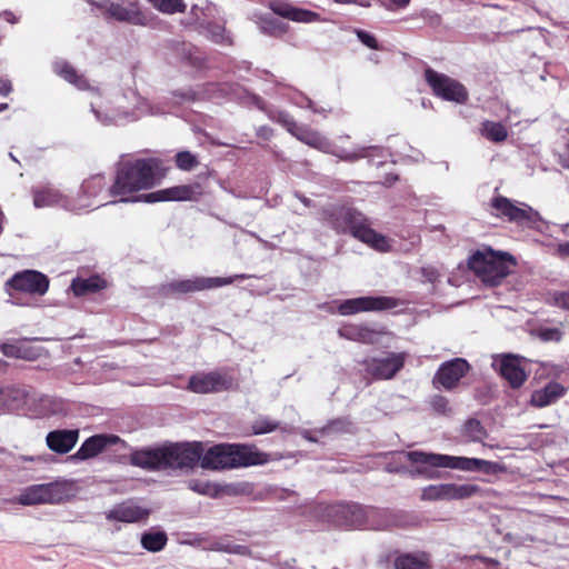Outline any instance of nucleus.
<instances>
[{
  "label": "nucleus",
  "instance_id": "nucleus-28",
  "mask_svg": "<svg viewBox=\"0 0 569 569\" xmlns=\"http://www.w3.org/2000/svg\"><path fill=\"white\" fill-rule=\"evenodd\" d=\"M219 94H227L226 86L218 83H208L198 90L187 89L172 92V96L179 98L177 103L184 101H196L202 99H212Z\"/></svg>",
  "mask_w": 569,
  "mask_h": 569
},
{
  "label": "nucleus",
  "instance_id": "nucleus-29",
  "mask_svg": "<svg viewBox=\"0 0 569 569\" xmlns=\"http://www.w3.org/2000/svg\"><path fill=\"white\" fill-rule=\"evenodd\" d=\"M272 10L277 16L295 22L311 23L320 21V14L318 12L297 8L289 3H277L272 7Z\"/></svg>",
  "mask_w": 569,
  "mask_h": 569
},
{
  "label": "nucleus",
  "instance_id": "nucleus-2",
  "mask_svg": "<svg viewBox=\"0 0 569 569\" xmlns=\"http://www.w3.org/2000/svg\"><path fill=\"white\" fill-rule=\"evenodd\" d=\"M319 219L337 234H350L377 251L388 252L391 248L388 238L373 230L370 219L349 202L322 207Z\"/></svg>",
  "mask_w": 569,
  "mask_h": 569
},
{
  "label": "nucleus",
  "instance_id": "nucleus-12",
  "mask_svg": "<svg viewBox=\"0 0 569 569\" xmlns=\"http://www.w3.org/2000/svg\"><path fill=\"white\" fill-rule=\"evenodd\" d=\"M68 496L67 487L62 482H48L40 485H32L24 488L17 502L22 506H33L41 503H60Z\"/></svg>",
  "mask_w": 569,
  "mask_h": 569
},
{
  "label": "nucleus",
  "instance_id": "nucleus-22",
  "mask_svg": "<svg viewBox=\"0 0 569 569\" xmlns=\"http://www.w3.org/2000/svg\"><path fill=\"white\" fill-rule=\"evenodd\" d=\"M169 50V60L179 63L181 67L196 71L202 70L206 67L204 53L192 43L173 42Z\"/></svg>",
  "mask_w": 569,
  "mask_h": 569
},
{
  "label": "nucleus",
  "instance_id": "nucleus-60",
  "mask_svg": "<svg viewBox=\"0 0 569 569\" xmlns=\"http://www.w3.org/2000/svg\"><path fill=\"white\" fill-rule=\"evenodd\" d=\"M389 1H390L391 6H395L396 8H400V9L406 8L410 2V0H389Z\"/></svg>",
  "mask_w": 569,
  "mask_h": 569
},
{
  "label": "nucleus",
  "instance_id": "nucleus-63",
  "mask_svg": "<svg viewBox=\"0 0 569 569\" xmlns=\"http://www.w3.org/2000/svg\"><path fill=\"white\" fill-rule=\"evenodd\" d=\"M296 197H297V198H298V199H299V200H300V201H301L306 207H311V206H312V201H311L309 198H307V197H305V196H302V194H300V193H296Z\"/></svg>",
  "mask_w": 569,
  "mask_h": 569
},
{
  "label": "nucleus",
  "instance_id": "nucleus-42",
  "mask_svg": "<svg viewBox=\"0 0 569 569\" xmlns=\"http://www.w3.org/2000/svg\"><path fill=\"white\" fill-rule=\"evenodd\" d=\"M1 351L6 357L9 358H21V359H32V351L22 342L16 343H3L1 346Z\"/></svg>",
  "mask_w": 569,
  "mask_h": 569
},
{
  "label": "nucleus",
  "instance_id": "nucleus-6",
  "mask_svg": "<svg viewBox=\"0 0 569 569\" xmlns=\"http://www.w3.org/2000/svg\"><path fill=\"white\" fill-rule=\"evenodd\" d=\"M512 262L511 256L488 248L476 251L468 264L483 284L496 287L510 273Z\"/></svg>",
  "mask_w": 569,
  "mask_h": 569
},
{
  "label": "nucleus",
  "instance_id": "nucleus-34",
  "mask_svg": "<svg viewBox=\"0 0 569 569\" xmlns=\"http://www.w3.org/2000/svg\"><path fill=\"white\" fill-rule=\"evenodd\" d=\"M53 70L57 74L62 77L66 81L73 84L80 90L89 89V84L82 74H79L77 70L70 66L67 61L59 60L53 64Z\"/></svg>",
  "mask_w": 569,
  "mask_h": 569
},
{
  "label": "nucleus",
  "instance_id": "nucleus-52",
  "mask_svg": "<svg viewBox=\"0 0 569 569\" xmlns=\"http://www.w3.org/2000/svg\"><path fill=\"white\" fill-rule=\"evenodd\" d=\"M553 303L557 307L569 311V291L555 292Z\"/></svg>",
  "mask_w": 569,
  "mask_h": 569
},
{
  "label": "nucleus",
  "instance_id": "nucleus-18",
  "mask_svg": "<svg viewBox=\"0 0 569 569\" xmlns=\"http://www.w3.org/2000/svg\"><path fill=\"white\" fill-rule=\"evenodd\" d=\"M480 488L476 485L440 483L430 485L422 489L421 500H461L478 493Z\"/></svg>",
  "mask_w": 569,
  "mask_h": 569
},
{
  "label": "nucleus",
  "instance_id": "nucleus-13",
  "mask_svg": "<svg viewBox=\"0 0 569 569\" xmlns=\"http://www.w3.org/2000/svg\"><path fill=\"white\" fill-rule=\"evenodd\" d=\"M425 78L437 97L457 103L467 101L468 91L459 81L430 68L425 71Z\"/></svg>",
  "mask_w": 569,
  "mask_h": 569
},
{
  "label": "nucleus",
  "instance_id": "nucleus-5",
  "mask_svg": "<svg viewBox=\"0 0 569 569\" xmlns=\"http://www.w3.org/2000/svg\"><path fill=\"white\" fill-rule=\"evenodd\" d=\"M327 516L337 526L385 530L397 525L396 516L385 509L357 503H337L327 507Z\"/></svg>",
  "mask_w": 569,
  "mask_h": 569
},
{
  "label": "nucleus",
  "instance_id": "nucleus-50",
  "mask_svg": "<svg viewBox=\"0 0 569 569\" xmlns=\"http://www.w3.org/2000/svg\"><path fill=\"white\" fill-rule=\"evenodd\" d=\"M538 337L542 341H560L562 339V331L558 328H541L538 331Z\"/></svg>",
  "mask_w": 569,
  "mask_h": 569
},
{
  "label": "nucleus",
  "instance_id": "nucleus-23",
  "mask_svg": "<svg viewBox=\"0 0 569 569\" xmlns=\"http://www.w3.org/2000/svg\"><path fill=\"white\" fill-rule=\"evenodd\" d=\"M403 353H389L381 358L365 361L366 371L377 379H391L405 365Z\"/></svg>",
  "mask_w": 569,
  "mask_h": 569
},
{
  "label": "nucleus",
  "instance_id": "nucleus-11",
  "mask_svg": "<svg viewBox=\"0 0 569 569\" xmlns=\"http://www.w3.org/2000/svg\"><path fill=\"white\" fill-rule=\"evenodd\" d=\"M492 214L500 219L518 224L535 223L540 220L538 211L523 202L511 200L503 196H496L490 202Z\"/></svg>",
  "mask_w": 569,
  "mask_h": 569
},
{
  "label": "nucleus",
  "instance_id": "nucleus-44",
  "mask_svg": "<svg viewBox=\"0 0 569 569\" xmlns=\"http://www.w3.org/2000/svg\"><path fill=\"white\" fill-rule=\"evenodd\" d=\"M351 422L346 418H338L329 421L325 427L318 430L322 436L347 432L350 430Z\"/></svg>",
  "mask_w": 569,
  "mask_h": 569
},
{
  "label": "nucleus",
  "instance_id": "nucleus-19",
  "mask_svg": "<svg viewBox=\"0 0 569 569\" xmlns=\"http://www.w3.org/2000/svg\"><path fill=\"white\" fill-rule=\"evenodd\" d=\"M33 204L36 208L58 206L68 211L79 213L90 208L88 201L76 203L74 198L62 194L58 189L46 187L33 191Z\"/></svg>",
  "mask_w": 569,
  "mask_h": 569
},
{
  "label": "nucleus",
  "instance_id": "nucleus-59",
  "mask_svg": "<svg viewBox=\"0 0 569 569\" xmlns=\"http://www.w3.org/2000/svg\"><path fill=\"white\" fill-rule=\"evenodd\" d=\"M291 495H295V492L290 491L288 489H281V490L276 492V498H278L280 500H283V499L288 498Z\"/></svg>",
  "mask_w": 569,
  "mask_h": 569
},
{
  "label": "nucleus",
  "instance_id": "nucleus-47",
  "mask_svg": "<svg viewBox=\"0 0 569 569\" xmlns=\"http://www.w3.org/2000/svg\"><path fill=\"white\" fill-rule=\"evenodd\" d=\"M199 164L198 159L190 151H180L176 156V166L184 171H190Z\"/></svg>",
  "mask_w": 569,
  "mask_h": 569
},
{
  "label": "nucleus",
  "instance_id": "nucleus-32",
  "mask_svg": "<svg viewBox=\"0 0 569 569\" xmlns=\"http://www.w3.org/2000/svg\"><path fill=\"white\" fill-rule=\"evenodd\" d=\"M0 410H19L21 409L28 398V392L18 387L0 388Z\"/></svg>",
  "mask_w": 569,
  "mask_h": 569
},
{
  "label": "nucleus",
  "instance_id": "nucleus-9",
  "mask_svg": "<svg viewBox=\"0 0 569 569\" xmlns=\"http://www.w3.org/2000/svg\"><path fill=\"white\" fill-rule=\"evenodd\" d=\"M49 278L38 270H22L13 273L4 282V290L11 297L10 302L14 306H31L19 298H14L13 292L26 293L30 297H42L49 290Z\"/></svg>",
  "mask_w": 569,
  "mask_h": 569
},
{
  "label": "nucleus",
  "instance_id": "nucleus-46",
  "mask_svg": "<svg viewBox=\"0 0 569 569\" xmlns=\"http://www.w3.org/2000/svg\"><path fill=\"white\" fill-rule=\"evenodd\" d=\"M396 569H423L425 562L412 555H401L395 561Z\"/></svg>",
  "mask_w": 569,
  "mask_h": 569
},
{
  "label": "nucleus",
  "instance_id": "nucleus-30",
  "mask_svg": "<svg viewBox=\"0 0 569 569\" xmlns=\"http://www.w3.org/2000/svg\"><path fill=\"white\" fill-rule=\"evenodd\" d=\"M566 393V389L558 382H549L545 388L532 392L530 403L537 408H543L555 403Z\"/></svg>",
  "mask_w": 569,
  "mask_h": 569
},
{
  "label": "nucleus",
  "instance_id": "nucleus-15",
  "mask_svg": "<svg viewBox=\"0 0 569 569\" xmlns=\"http://www.w3.org/2000/svg\"><path fill=\"white\" fill-rule=\"evenodd\" d=\"M399 305L400 301L393 297L369 296L347 299L339 305L338 311L341 316H350L358 312L390 310L397 308Z\"/></svg>",
  "mask_w": 569,
  "mask_h": 569
},
{
  "label": "nucleus",
  "instance_id": "nucleus-24",
  "mask_svg": "<svg viewBox=\"0 0 569 569\" xmlns=\"http://www.w3.org/2000/svg\"><path fill=\"white\" fill-rule=\"evenodd\" d=\"M119 442H122V440L116 435L101 433L91 436L83 441L77 452L71 456V459L87 460L93 458L102 452L106 448L114 446Z\"/></svg>",
  "mask_w": 569,
  "mask_h": 569
},
{
  "label": "nucleus",
  "instance_id": "nucleus-57",
  "mask_svg": "<svg viewBox=\"0 0 569 569\" xmlns=\"http://www.w3.org/2000/svg\"><path fill=\"white\" fill-rule=\"evenodd\" d=\"M249 102L256 106L260 110H266L264 101L257 94H249Z\"/></svg>",
  "mask_w": 569,
  "mask_h": 569
},
{
  "label": "nucleus",
  "instance_id": "nucleus-3",
  "mask_svg": "<svg viewBox=\"0 0 569 569\" xmlns=\"http://www.w3.org/2000/svg\"><path fill=\"white\" fill-rule=\"evenodd\" d=\"M161 179L160 161L154 158L121 160L117 164L113 183L109 188L111 197L119 200L107 202H144V194H136L141 190L151 189Z\"/></svg>",
  "mask_w": 569,
  "mask_h": 569
},
{
  "label": "nucleus",
  "instance_id": "nucleus-45",
  "mask_svg": "<svg viewBox=\"0 0 569 569\" xmlns=\"http://www.w3.org/2000/svg\"><path fill=\"white\" fill-rule=\"evenodd\" d=\"M156 9L164 13H174L183 11L184 3L182 0H148Z\"/></svg>",
  "mask_w": 569,
  "mask_h": 569
},
{
  "label": "nucleus",
  "instance_id": "nucleus-49",
  "mask_svg": "<svg viewBox=\"0 0 569 569\" xmlns=\"http://www.w3.org/2000/svg\"><path fill=\"white\" fill-rule=\"evenodd\" d=\"M353 31L362 44L370 49L379 50L378 41L373 34L361 29H355Z\"/></svg>",
  "mask_w": 569,
  "mask_h": 569
},
{
  "label": "nucleus",
  "instance_id": "nucleus-36",
  "mask_svg": "<svg viewBox=\"0 0 569 569\" xmlns=\"http://www.w3.org/2000/svg\"><path fill=\"white\" fill-rule=\"evenodd\" d=\"M208 549L211 551L241 555V556H248L250 553V550L247 546L238 545L233 540L228 539V538H221L216 541H212L209 545Z\"/></svg>",
  "mask_w": 569,
  "mask_h": 569
},
{
  "label": "nucleus",
  "instance_id": "nucleus-4",
  "mask_svg": "<svg viewBox=\"0 0 569 569\" xmlns=\"http://www.w3.org/2000/svg\"><path fill=\"white\" fill-rule=\"evenodd\" d=\"M403 455L410 462L416 465L410 471V475L425 479L438 478L439 472L436 470L437 468H449L470 472L483 471L489 473L493 467L492 462L479 458L456 457L423 451H408Z\"/></svg>",
  "mask_w": 569,
  "mask_h": 569
},
{
  "label": "nucleus",
  "instance_id": "nucleus-48",
  "mask_svg": "<svg viewBox=\"0 0 569 569\" xmlns=\"http://www.w3.org/2000/svg\"><path fill=\"white\" fill-rule=\"evenodd\" d=\"M432 410L440 415H448L451 411L449 400L441 395H435L430 399Z\"/></svg>",
  "mask_w": 569,
  "mask_h": 569
},
{
  "label": "nucleus",
  "instance_id": "nucleus-56",
  "mask_svg": "<svg viewBox=\"0 0 569 569\" xmlns=\"http://www.w3.org/2000/svg\"><path fill=\"white\" fill-rule=\"evenodd\" d=\"M257 136L264 140H269L272 136V129L267 126H261L257 129Z\"/></svg>",
  "mask_w": 569,
  "mask_h": 569
},
{
  "label": "nucleus",
  "instance_id": "nucleus-10",
  "mask_svg": "<svg viewBox=\"0 0 569 569\" xmlns=\"http://www.w3.org/2000/svg\"><path fill=\"white\" fill-rule=\"evenodd\" d=\"M216 12L217 8L213 4H207L206 7L193 6L191 8L192 23L198 32L208 40L217 44L231 46L232 38L224 27V21L212 20Z\"/></svg>",
  "mask_w": 569,
  "mask_h": 569
},
{
  "label": "nucleus",
  "instance_id": "nucleus-16",
  "mask_svg": "<svg viewBox=\"0 0 569 569\" xmlns=\"http://www.w3.org/2000/svg\"><path fill=\"white\" fill-rule=\"evenodd\" d=\"M251 276L246 273L232 277H196L192 279L177 280L168 283L167 289L171 292L190 293L218 287L231 284L236 280H243Z\"/></svg>",
  "mask_w": 569,
  "mask_h": 569
},
{
  "label": "nucleus",
  "instance_id": "nucleus-33",
  "mask_svg": "<svg viewBox=\"0 0 569 569\" xmlns=\"http://www.w3.org/2000/svg\"><path fill=\"white\" fill-rule=\"evenodd\" d=\"M107 187V181L102 174H93L84 180L80 188L78 198H74L76 203L88 201L92 206L91 199L99 196Z\"/></svg>",
  "mask_w": 569,
  "mask_h": 569
},
{
  "label": "nucleus",
  "instance_id": "nucleus-40",
  "mask_svg": "<svg viewBox=\"0 0 569 569\" xmlns=\"http://www.w3.org/2000/svg\"><path fill=\"white\" fill-rule=\"evenodd\" d=\"M462 435L472 442H480L487 437L486 429L477 419H469L465 423Z\"/></svg>",
  "mask_w": 569,
  "mask_h": 569
},
{
  "label": "nucleus",
  "instance_id": "nucleus-7",
  "mask_svg": "<svg viewBox=\"0 0 569 569\" xmlns=\"http://www.w3.org/2000/svg\"><path fill=\"white\" fill-rule=\"evenodd\" d=\"M299 141L318 149L325 153L332 154L342 161L355 162L362 158L371 157H385V149L375 146L357 147L356 149L348 151L346 149H337L332 143L323 137L320 132L310 129L307 126L299 124L295 133L292 134Z\"/></svg>",
  "mask_w": 569,
  "mask_h": 569
},
{
  "label": "nucleus",
  "instance_id": "nucleus-27",
  "mask_svg": "<svg viewBox=\"0 0 569 569\" xmlns=\"http://www.w3.org/2000/svg\"><path fill=\"white\" fill-rule=\"evenodd\" d=\"M499 371L513 389L521 387L527 380V373L520 366L518 358L513 356H505L501 358Z\"/></svg>",
  "mask_w": 569,
  "mask_h": 569
},
{
  "label": "nucleus",
  "instance_id": "nucleus-39",
  "mask_svg": "<svg viewBox=\"0 0 569 569\" xmlns=\"http://www.w3.org/2000/svg\"><path fill=\"white\" fill-rule=\"evenodd\" d=\"M99 281V278H77L71 283V290L78 297L93 293L100 289Z\"/></svg>",
  "mask_w": 569,
  "mask_h": 569
},
{
  "label": "nucleus",
  "instance_id": "nucleus-8",
  "mask_svg": "<svg viewBox=\"0 0 569 569\" xmlns=\"http://www.w3.org/2000/svg\"><path fill=\"white\" fill-rule=\"evenodd\" d=\"M169 107L167 103L158 102L151 103L144 98L137 97L136 107L132 111L117 108H106L104 110H99L91 102V110L96 114L97 120L100 121L103 126L110 124H121L128 121L137 120L143 116H158L164 114L169 112Z\"/></svg>",
  "mask_w": 569,
  "mask_h": 569
},
{
  "label": "nucleus",
  "instance_id": "nucleus-55",
  "mask_svg": "<svg viewBox=\"0 0 569 569\" xmlns=\"http://www.w3.org/2000/svg\"><path fill=\"white\" fill-rule=\"evenodd\" d=\"M12 91V86L9 79L0 78V96H8Z\"/></svg>",
  "mask_w": 569,
  "mask_h": 569
},
{
  "label": "nucleus",
  "instance_id": "nucleus-20",
  "mask_svg": "<svg viewBox=\"0 0 569 569\" xmlns=\"http://www.w3.org/2000/svg\"><path fill=\"white\" fill-rule=\"evenodd\" d=\"M97 8L103 10L108 18H112L120 22H128L134 26H147L148 18L139 9L136 1H129L127 6L118 2H110L104 0L102 2L93 3Z\"/></svg>",
  "mask_w": 569,
  "mask_h": 569
},
{
  "label": "nucleus",
  "instance_id": "nucleus-53",
  "mask_svg": "<svg viewBox=\"0 0 569 569\" xmlns=\"http://www.w3.org/2000/svg\"><path fill=\"white\" fill-rule=\"evenodd\" d=\"M421 273L422 276L430 282H435L438 280L439 278V272L436 268L433 267H423L421 269Z\"/></svg>",
  "mask_w": 569,
  "mask_h": 569
},
{
  "label": "nucleus",
  "instance_id": "nucleus-62",
  "mask_svg": "<svg viewBox=\"0 0 569 569\" xmlns=\"http://www.w3.org/2000/svg\"><path fill=\"white\" fill-rule=\"evenodd\" d=\"M559 252L569 257V241L559 244Z\"/></svg>",
  "mask_w": 569,
  "mask_h": 569
},
{
  "label": "nucleus",
  "instance_id": "nucleus-25",
  "mask_svg": "<svg viewBox=\"0 0 569 569\" xmlns=\"http://www.w3.org/2000/svg\"><path fill=\"white\" fill-rule=\"evenodd\" d=\"M150 511L134 503L131 500L123 501L107 512L108 520L121 522H138L148 518Z\"/></svg>",
  "mask_w": 569,
  "mask_h": 569
},
{
  "label": "nucleus",
  "instance_id": "nucleus-1",
  "mask_svg": "<svg viewBox=\"0 0 569 569\" xmlns=\"http://www.w3.org/2000/svg\"><path fill=\"white\" fill-rule=\"evenodd\" d=\"M130 463L148 471L191 469L223 470L263 465L268 455L246 445L221 443L203 451L200 442H176L134 450Z\"/></svg>",
  "mask_w": 569,
  "mask_h": 569
},
{
  "label": "nucleus",
  "instance_id": "nucleus-14",
  "mask_svg": "<svg viewBox=\"0 0 569 569\" xmlns=\"http://www.w3.org/2000/svg\"><path fill=\"white\" fill-rule=\"evenodd\" d=\"M471 366L463 358H453L442 362L437 369L432 386L437 390L451 391L457 388L462 378L470 371Z\"/></svg>",
  "mask_w": 569,
  "mask_h": 569
},
{
  "label": "nucleus",
  "instance_id": "nucleus-51",
  "mask_svg": "<svg viewBox=\"0 0 569 569\" xmlns=\"http://www.w3.org/2000/svg\"><path fill=\"white\" fill-rule=\"evenodd\" d=\"M189 488L201 495H211L212 486L209 482L198 480L189 481Z\"/></svg>",
  "mask_w": 569,
  "mask_h": 569
},
{
  "label": "nucleus",
  "instance_id": "nucleus-41",
  "mask_svg": "<svg viewBox=\"0 0 569 569\" xmlns=\"http://www.w3.org/2000/svg\"><path fill=\"white\" fill-rule=\"evenodd\" d=\"M251 428L254 435H264L280 428V423L268 417H260L252 423ZM281 430L284 432H289L290 428L288 426H283L281 427Z\"/></svg>",
  "mask_w": 569,
  "mask_h": 569
},
{
  "label": "nucleus",
  "instance_id": "nucleus-64",
  "mask_svg": "<svg viewBox=\"0 0 569 569\" xmlns=\"http://www.w3.org/2000/svg\"><path fill=\"white\" fill-rule=\"evenodd\" d=\"M302 437L311 442H316L317 439L311 436V432L309 430H303L301 432Z\"/></svg>",
  "mask_w": 569,
  "mask_h": 569
},
{
  "label": "nucleus",
  "instance_id": "nucleus-31",
  "mask_svg": "<svg viewBox=\"0 0 569 569\" xmlns=\"http://www.w3.org/2000/svg\"><path fill=\"white\" fill-rule=\"evenodd\" d=\"M340 337L359 341L362 343H376L379 340V332L362 325H347L338 330Z\"/></svg>",
  "mask_w": 569,
  "mask_h": 569
},
{
  "label": "nucleus",
  "instance_id": "nucleus-17",
  "mask_svg": "<svg viewBox=\"0 0 569 569\" xmlns=\"http://www.w3.org/2000/svg\"><path fill=\"white\" fill-rule=\"evenodd\" d=\"M232 378L221 371L197 372L189 378L187 389L194 393H214L229 390Z\"/></svg>",
  "mask_w": 569,
  "mask_h": 569
},
{
  "label": "nucleus",
  "instance_id": "nucleus-35",
  "mask_svg": "<svg viewBox=\"0 0 569 569\" xmlns=\"http://www.w3.org/2000/svg\"><path fill=\"white\" fill-rule=\"evenodd\" d=\"M168 541L167 533L164 531H149L141 535V546L150 551L158 552L162 550Z\"/></svg>",
  "mask_w": 569,
  "mask_h": 569
},
{
  "label": "nucleus",
  "instance_id": "nucleus-58",
  "mask_svg": "<svg viewBox=\"0 0 569 569\" xmlns=\"http://www.w3.org/2000/svg\"><path fill=\"white\" fill-rule=\"evenodd\" d=\"M335 2L337 3H342V4H359V6H368V2H366V0H333Z\"/></svg>",
  "mask_w": 569,
  "mask_h": 569
},
{
  "label": "nucleus",
  "instance_id": "nucleus-37",
  "mask_svg": "<svg viewBox=\"0 0 569 569\" xmlns=\"http://www.w3.org/2000/svg\"><path fill=\"white\" fill-rule=\"evenodd\" d=\"M480 132L486 139L492 142H502L508 137V131L505 126L500 122L489 120L482 122Z\"/></svg>",
  "mask_w": 569,
  "mask_h": 569
},
{
  "label": "nucleus",
  "instance_id": "nucleus-26",
  "mask_svg": "<svg viewBox=\"0 0 569 569\" xmlns=\"http://www.w3.org/2000/svg\"><path fill=\"white\" fill-rule=\"evenodd\" d=\"M79 439L78 429H58L50 431L46 437L48 448L57 453H68Z\"/></svg>",
  "mask_w": 569,
  "mask_h": 569
},
{
  "label": "nucleus",
  "instance_id": "nucleus-38",
  "mask_svg": "<svg viewBox=\"0 0 569 569\" xmlns=\"http://www.w3.org/2000/svg\"><path fill=\"white\" fill-rule=\"evenodd\" d=\"M259 30L270 37H280L288 30V24L279 18L269 16L263 17L259 22Z\"/></svg>",
  "mask_w": 569,
  "mask_h": 569
},
{
  "label": "nucleus",
  "instance_id": "nucleus-21",
  "mask_svg": "<svg viewBox=\"0 0 569 569\" xmlns=\"http://www.w3.org/2000/svg\"><path fill=\"white\" fill-rule=\"evenodd\" d=\"M202 194L199 183L173 186L170 188L146 193L142 200L147 203L162 201H196Z\"/></svg>",
  "mask_w": 569,
  "mask_h": 569
},
{
  "label": "nucleus",
  "instance_id": "nucleus-43",
  "mask_svg": "<svg viewBox=\"0 0 569 569\" xmlns=\"http://www.w3.org/2000/svg\"><path fill=\"white\" fill-rule=\"evenodd\" d=\"M268 117L270 120L284 127L290 134H293L299 127L295 119L288 112L282 110H269Z\"/></svg>",
  "mask_w": 569,
  "mask_h": 569
},
{
  "label": "nucleus",
  "instance_id": "nucleus-54",
  "mask_svg": "<svg viewBox=\"0 0 569 569\" xmlns=\"http://www.w3.org/2000/svg\"><path fill=\"white\" fill-rule=\"evenodd\" d=\"M293 103L300 108H313V101L303 94H299L295 98Z\"/></svg>",
  "mask_w": 569,
  "mask_h": 569
},
{
  "label": "nucleus",
  "instance_id": "nucleus-61",
  "mask_svg": "<svg viewBox=\"0 0 569 569\" xmlns=\"http://www.w3.org/2000/svg\"><path fill=\"white\" fill-rule=\"evenodd\" d=\"M1 16L3 17V19H6L8 22L10 23H16L17 22V18L14 17V14L10 11H3L1 13Z\"/></svg>",
  "mask_w": 569,
  "mask_h": 569
}]
</instances>
